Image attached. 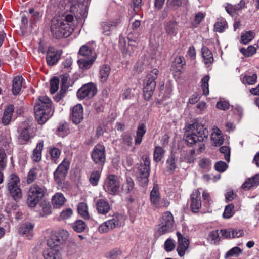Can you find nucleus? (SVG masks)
<instances>
[{
  "label": "nucleus",
  "instance_id": "ea45409f",
  "mask_svg": "<svg viewBox=\"0 0 259 259\" xmlns=\"http://www.w3.org/2000/svg\"><path fill=\"white\" fill-rule=\"evenodd\" d=\"M257 76L256 73L251 75H245L242 78V82L244 84L252 85L254 84L257 81Z\"/></svg>",
  "mask_w": 259,
  "mask_h": 259
},
{
  "label": "nucleus",
  "instance_id": "8fccbe9b",
  "mask_svg": "<svg viewBox=\"0 0 259 259\" xmlns=\"http://www.w3.org/2000/svg\"><path fill=\"white\" fill-rule=\"evenodd\" d=\"M100 178V172L99 170L93 171L90 176V182L93 186L97 185Z\"/></svg>",
  "mask_w": 259,
  "mask_h": 259
},
{
  "label": "nucleus",
  "instance_id": "412c9836",
  "mask_svg": "<svg viewBox=\"0 0 259 259\" xmlns=\"http://www.w3.org/2000/svg\"><path fill=\"white\" fill-rule=\"evenodd\" d=\"M201 206V194L199 190H196L194 191L191 195V209L193 212L197 213Z\"/></svg>",
  "mask_w": 259,
  "mask_h": 259
},
{
  "label": "nucleus",
  "instance_id": "9d476101",
  "mask_svg": "<svg viewBox=\"0 0 259 259\" xmlns=\"http://www.w3.org/2000/svg\"><path fill=\"white\" fill-rule=\"evenodd\" d=\"M70 161L64 159L54 172V180L58 185L64 184L70 167Z\"/></svg>",
  "mask_w": 259,
  "mask_h": 259
},
{
  "label": "nucleus",
  "instance_id": "69168bd1",
  "mask_svg": "<svg viewBox=\"0 0 259 259\" xmlns=\"http://www.w3.org/2000/svg\"><path fill=\"white\" fill-rule=\"evenodd\" d=\"M229 106V103L225 101H220L217 102L216 105V106L218 109L222 110H226L228 109Z\"/></svg>",
  "mask_w": 259,
  "mask_h": 259
},
{
  "label": "nucleus",
  "instance_id": "b1692460",
  "mask_svg": "<svg viewBox=\"0 0 259 259\" xmlns=\"http://www.w3.org/2000/svg\"><path fill=\"white\" fill-rule=\"evenodd\" d=\"M164 30L168 36H174L178 33V24L175 21L170 20L165 22L163 24Z\"/></svg>",
  "mask_w": 259,
  "mask_h": 259
},
{
  "label": "nucleus",
  "instance_id": "e2e57ef3",
  "mask_svg": "<svg viewBox=\"0 0 259 259\" xmlns=\"http://www.w3.org/2000/svg\"><path fill=\"white\" fill-rule=\"evenodd\" d=\"M204 17L205 15L203 13H198L195 16L193 25L195 26V27H196L201 22Z\"/></svg>",
  "mask_w": 259,
  "mask_h": 259
},
{
  "label": "nucleus",
  "instance_id": "c756f323",
  "mask_svg": "<svg viewBox=\"0 0 259 259\" xmlns=\"http://www.w3.org/2000/svg\"><path fill=\"white\" fill-rule=\"evenodd\" d=\"M18 232L24 237L30 239L32 236V224L30 223L22 224L20 227Z\"/></svg>",
  "mask_w": 259,
  "mask_h": 259
},
{
  "label": "nucleus",
  "instance_id": "f8f14e48",
  "mask_svg": "<svg viewBox=\"0 0 259 259\" xmlns=\"http://www.w3.org/2000/svg\"><path fill=\"white\" fill-rule=\"evenodd\" d=\"M120 185V178L114 175H110L105 180L104 189L109 194H115L119 191Z\"/></svg>",
  "mask_w": 259,
  "mask_h": 259
},
{
  "label": "nucleus",
  "instance_id": "774afa93",
  "mask_svg": "<svg viewBox=\"0 0 259 259\" xmlns=\"http://www.w3.org/2000/svg\"><path fill=\"white\" fill-rule=\"evenodd\" d=\"M231 238H238L243 235V231L241 230L231 229Z\"/></svg>",
  "mask_w": 259,
  "mask_h": 259
},
{
  "label": "nucleus",
  "instance_id": "7ed1b4c3",
  "mask_svg": "<svg viewBox=\"0 0 259 259\" xmlns=\"http://www.w3.org/2000/svg\"><path fill=\"white\" fill-rule=\"evenodd\" d=\"M33 209L38 212L40 217H45L52 213L50 202L45 199L47 190L45 187L33 185Z\"/></svg>",
  "mask_w": 259,
  "mask_h": 259
},
{
  "label": "nucleus",
  "instance_id": "79ce46f5",
  "mask_svg": "<svg viewBox=\"0 0 259 259\" xmlns=\"http://www.w3.org/2000/svg\"><path fill=\"white\" fill-rule=\"evenodd\" d=\"M134 183L133 180L130 177H127L126 182L122 186L123 192L128 193L132 191L134 188Z\"/></svg>",
  "mask_w": 259,
  "mask_h": 259
},
{
  "label": "nucleus",
  "instance_id": "4c0bfd02",
  "mask_svg": "<svg viewBox=\"0 0 259 259\" xmlns=\"http://www.w3.org/2000/svg\"><path fill=\"white\" fill-rule=\"evenodd\" d=\"M49 153L50 156L51 161L55 163H57V160L60 156V150L56 147H49Z\"/></svg>",
  "mask_w": 259,
  "mask_h": 259
},
{
  "label": "nucleus",
  "instance_id": "9b49d317",
  "mask_svg": "<svg viewBox=\"0 0 259 259\" xmlns=\"http://www.w3.org/2000/svg\"><path fill=\"white\" fill-rule=\"evenodd\" d=\"M122 216L121 214H114L111 219L104 222L99 226L98 228L99 232L100 233H107L115 228L120 227L122 224Z\"/></svg>",
  "mask_w": 259,
  "mask_h": 259
},
{
  "label": "nucleus",
  "instance_id": "0eeeda50",
  "mask_svg": "<svg viewBox=\"0 0 259 259\" xmlns=\"http://www.w3.org/2000/svg\"><path fill=\"white\" fill-rule=\"evenodd\" d=\"M10 195L17 201L22 197V190L20 188V180L15 174H12L9 178L7 184Z\"/></svg>",
  "mask_w": 259,
  "mask_h": 259
},
{
  "label": "nucleus",
  "instance_id": "58836bf2",
  "mask_svg": "<svg viewBox=\"0 0 259 259\" xmlns=\"http://www.w3.org/2000/svg\"><path fill=\"white\" fill-rule=\"evenodd\" d=\"M78 213L84 219H89L90 218L88 210V206L85 203H79L77 206Z\"/></svg>",
  "mask_w": 259,
  "mask_h": 259
},
{
  "label": "nucleus",
  "instance_id": "7c9ffc66",
  "mask_svg": "<svg viewBox=\"0 0 259 259\" xmlns=\"http://www.w3.org/2000/svg\"><path fill=\"white\" fill-rule=\"evenodd\" d=\"M14 110V107L13 105H10L6 108L2 119V121L4 125H7L10 123L12 119Z\"/></svg>",
  "mask_w": 259,
  "mask_h": 259
},
{
  "label": "nucleus",
  "instance_id": "39448f33",
  "mask_svg": "<svg viewBox=\"0 0 259 259\" xmlns=\"http://www.w3.org/2000/svg\"><path fill=\"white\" fill-rule=\"evenodd\" d=\"M79 55V59L77 62L79 67L82 69L90 68L96 59V53L88 44L83 45L80 48Z\"/></svg>",
  "mask_w": 259,
  "mask_h": 259
},
{
  "label": "nucleus",
  "instance_id": "cd10ccee",
  "mask_svg": "<svg viewBox=\"0 0 259 259\" xmlns=\"http://www.w3.org/2000/svg\"><path fill=\"white\" fill-rule=\"evenodd\" d=\"M201 53L204 64L209 67L214 61L211 51L207 47L203 46L201 48Z\"/></svg>",
  "mask_w": 259,
  "mask_h": 259
},
{
  "label": "nucleus",
  "instance_id": "2f4dec72",
  "mask_svg": "<svg viewBox=\"0 0 259 259\" xmlns=\"http://www.w3.org/2000/svg\"><path fill=\"white\" fill-rule=\"evenodd\" d=\"M146 132V125L143 123L140 124L137 128L136 136L135 138V144H140L142 142L143 137Z\"/></svg>",
  "mask_w": 259,
  "mask_h": 259
},
{
  "label": "nucleus",
  "instance_id": "864d4df0",
  "mask_svg": "<svg viewBox=\"0 0 259 259\" xmlns=\"http://www.w3.org/2000/svg\"><path fill=\"white\" fill-rule=\"evenodd\" d=\"M234 205L232 204L226 206L223 214L224 218L226 219L230 218L234 213Z\"/></svg>",
  "mask_w": 259,
  "mask_h": 259
},
{
  "label": "nucleus",
  "instance_id": "49530a36",
  "mask_svg": "<svg viewBox=\"0 0 259 259\" xmlns=\"http://www.w3.org/2000/svg\"><path fill=\"white\" fill-rule=\"evenodd\" d=\"M240 51L244 56L250 57L256 53V49L254 46L250 45L248 46L247 49L245 48H241Z\"/></svg>",
  "mask_w": 259,
  "mask_h": 259
},
{
  "label": "nucleus",
  "instance_id": "5701e85b",
  "mask_svg": "<svg viewBox=\"0 0 259 259\" xmlns=\"http://www.w3.org/2000/svg\"><path fill=\"white\" fill-rule=\"evenodd\" d=\"M43 255L45 259H62L58 247L48 246L44 251Z\"/></svg>",
  "mask_w": 259,
  "mask_h": 259
},
{
  "label": "nucleus",
  "instance_id": "bb28decb",
  "mask_svg": "<svg viewBox=\"0 0 259 259\" xmlns=\"http://www.w3.org/2000/svg\"><path fill=\"white\" fill-rule=\"evenodd\" d=\"M213 132L211 135V139L215 146L222 145L224 141L221 131L217 126L213 127Z\"/></svg>",
  "mask_w": 259,
  "mask_h": 259
},
{
  "label": "nucleus",
  "instance_id": "f704fd0d",
  "mask_svg": "<svg viewBox=\"0 0 259 259\" xmlns=\"http://www.w3.org/2000/svg\"><path fill=\"white\" fill-rule=\"evenodd\" d=\"M228 27L226 21L223 18L217 19L214 26V31L221 33L223 32Z\"/></svg>",
  "mask_w": 259,
  "mask_h": 259
},
{
  "label": "nucleus",
  "instance_id": "5fc2aeb1",
  "mask_svg": "<svg viewBox=\"0 0 259 259\" xmlns=\"http://www.w3.org/2000/svg\"><path fill=\"white\" fill-rule=\"evenodd\" d=\"M167 168L170 171H173L176 168L175 158L173 155L169 156L166 160Z\"/></svg>",
  "mask_w": 259,
  "mask_h": 259
},
{
  "label": "nucleus",
  "instance_id": "f03ea898",
  "mask_svg": "<svg viewBox=\"0 0 259 259\" xmlns=\"http://www.w3.org/2000/svg\"><path fill=\"white\" fill-rule=\"evenodd\" d=\"M208 132L203 125L200 123L190 124L185 134V140L189 146L198 144L200 151L204 149V145L201 142L206 139Z\"/></svg>",
  "mask_w": 259,
  "mask_h": 259
},
{
  "label": "nucleus",
  "instance_id": "6ab92c4d",
  "mask_svg": "<svg viewBox=\"0 0 259 259\" xmlns=\"http://www.w3.org/2000/svg\"><path fill=\"white\" fill-rule=\"evenodd\" d=\"M177 236L178 240L177 250L179 256L182 257L185 255L186 251L188 248L189 245V240L183 237L179 232H177Z\"/></svg>",
  "mask_w": 259,
  "mask_h": 259
},
{
  "label": "nucleus",
  "instance_id": "6e6d98bb",
  "mask_svg": "<svg viewBox=\"0 0 259 259\" xmlns=\"http://www.w3.org/2000/svg\"><path fill=\"white\" fill-rule=\"evenodd\" d=\"M133 138L130 134L124 133L121 136L122 144L125 146H131L132 145Z\"/></svg>",
  "mask_w": 259,
  "mask_h": 259
},
{
  "label": "nucleus",
  "instance_id": "2eb2a0df",
  "mask_svg": "<svg viewBox=\"0 0 259 259\" xmlns=\"http://www.w3.org/2000/svg\"><path fill=\"white\" fill-rule=\"evenodd\" d=\"M96 86L92 83H87L81 87L77 92V97L79 99L85 98H92L96 93Z\"/></svg>",
  "mask_w": 259,
  "mask_h": 259
},
{
  "label": "nucleus",
  "instance_id": "e433bc0d",
  "mask_svg": "<svg viewBox=\"0 0 259 259\" xmlns=\"http://www.w3.org/2000/svg\"><path fill=\"white\" fill-rule=\"evenodd\" d=\"M43 141H40L37 144L36 147L33 150V160L39 161L41 159V152L43 149Z\"/></svg>",
  "mask_w": 259,
  "mask_h": 259
},
{
  "label": "nucleus",
  "instance_id": "37998d69",
  "mask_svg": "<svg viewBox=\"0 0 259 259\" xmlns=\"http://www.w3.org/2000/svg\"><path fill=\"white\" fill-rule=\"evenodd\" d=\"M165 151L163 149L159 146H157L155 147V150L154 152V159L156 162H159L162 159Z\"/></svg>",
  "mask_w": 259,
  "mask_h": 259
},
{
  "label": "nucleus",
  "instance_id": "a878e982",
  "mask_svg": "<svg viewBox=\"0 0 259 259\" xmlns=\"http://www.w3.org/2000/svg\"><path fill=\"white\" fill-rule=\"evenodd\" d=\"M259 185V174L248 179L242 185L243 190L247 191Z\"/></svg>",
  "mask_w": 259,
  "mask_h": 259
},
{
  "label": "nucleus",
  "instance_id": "13d9d810",
  "mask_svg": "<svg viewBox=\"0 0 259 259\" xmlns=\"http://www.w3.org/2000/svg\"><path fill=\"white\" fill-rule=\"evenodd\" d=\"M220 152L224 154V157L226 161H230V150L228 146H222L220 148Z\"/></svg>",
  "mask_w": 259,
  "mask_h": 259
},
{
  "label": "nucleus",
  "instance_id": "c9c22d12",
  "mask_svg": "<svg viewBox=\"0 0 259 259\" xmlns=\"http://www.w3.org/2000/svg\"><path fill=\"white\" fill-rule=\"evenodd\" d=\"M110 67L108 65H104L100 69V78L102 81H106L110 73Z\"/></svg>",
  "mask_w": 259,
  "mask_h": 259
},
{
  "label": "nucleus",
  "instance_id": "bf43d9fd",
  "mask_svg": "<svg viewBox=\"0 0 259 259\" xmlns=\"http://www.w3.org/2000/svg\"><path fill=\"white\" fill-rule=\"evenodd\" d=\"M228 165L226 162L222 161L217 162L214 165L215 169L221 172L225 171Z\"/></svg>",
  "mask_w": 259,
  "mask_h": 259
},
{
  "label": "nucleus",
  "instance_id": "dca6fc26",
  "mask_svg": "<svg viewBox=\"0 0 259 259\" xmlns=\"http://www.w3.org/2000/svg\"><path fill=\"white\" fill-rule=\"evenodd\" d=\"M31 131V126L24 123L23 127H20L18 130V143L20 144H24L28 141L30 138Z\"/></svg>",
  "mask_w": 259,
  "mask_h": 259
},
{
  "label": "nucleus",
  "instance_id": "1a4fd4ad",
  "mask_svg": "<svg viewBox=\"0 0 259 259\" xmlns=\"http://www.w3.org/2000/svg\"><path fill=\"white\" fill-rule=\"evenodd\" d=\"M158 232L161 234L171 232L175 228L174 217L170 211L164 212L160 219Z\"/></svg>",
  "mask_w": 259,
  "mask_h": 259
},
{
  "label": "nucleus",
  "instance_id": "603ef678",
  "mask_svg": "<svg viewBox=\"0 0 259 259\" xmlns=\"http://www.w3.org/2000/svg\"><path fill=\"white\" fill-rule=\"evenodd\" d=\"M73 214V210L70 208L63 210L60 214V220H66L69 219Z\"/></svg>",
  "mask_w": 259,
  "mask_h": 259
},
{
  "label": "nucleus",
  "instance_id": "4d7b16f0",
  "mask_svg": "<svg viewBox=\"0 0 259 259\" xmlns=\"http://www.w3.org/2000/svg\"><path fill=\"white\" fill-rule=\"evenodd\" d=\"M59 80L57 77L53 78L50 81V92L54 94L59 88Z\"/></svg>",
  "mask_w": 259,
  "mask_h": 259
},
{
  "label": "nucleus",
  "instance_id": "a211bd4d",
  "mask_svg": "<svg viewBox=\"0 0 259 259\" xmlns=\"http://www.w3.org/2000/svg\"><path fill=\"white\" fill-rule=\"evenodd\" d=\"M128 42L126 44L124 39H120L119 40V47L120 50L122 52V53L125 56H131L134 52L135 49H136V46L135 44H133L132 38L129 36L128 37ZM134 42H136V40H133Z\"/></svg>",
  "mask_w": 259,
  "mask_h": 259
},
{
  "label": "nucleus",
  "instance_id": "de8ad7c7",
  "mask_svg": "<svg viewBox=\"0 0 259 259\" xmlns=\"http://www.w3.org/2000/svg\"><path fill=\"white\" fill-rule=\"evenodd\" d=\"M242 252L241 249L238 247H234L227 252L225 255L226 258L230 257H237Z\"/></svg>",
  "mask_w": 259,
  "mask_h": 259
},
{
  "label": "nucleus",
  "instance_id": "680f3d73",
  "mask_svg": "<svg viewBox=\"0 0 259 259\" xmlns=\"http://www.w3.org/2000/svg\"><path fill=\"white\" fill-rule=\"evenodd\" d=\"M170 5L173 6L180 7L183 5H187L188 0H168Z\"/></svg>",
  "mask_w": 259,
  "mask_h": 259
},
{
  "label": "nucleus",
  "instance_id": "72a5a7b5",
  "mask_svg": "<svg viewBox=\"0 0 259 259\" xmlns=\"http://www.w3.org/2000/svg\"><path fill=\"white\" fill-rule=\"evenodd\" d=\"M23 78L21 76L15 77L13 80L12 91L14 95H18L21 91Z\"/></svg>",
  "mask_w": 259,
  "mask_h": 259
},
{
  "label": "nucleus",
  "instance_id": "3c124183",
  "mask_svg": "<svg viewBox=\"0 0 259 259\" xmlns=\"http://www.w3.org/2000/svg\"><path fill=\"white\" fill-rule=\"evenodd\" d=\"M208 240L211 244H215L220 240L218 230L212 231L208 235Z\"/></svg>",
  "mask_w": 259,
  "mask_h": 259
},
{
  "label": "nucleus",
  "instance_id": "6e6552de",
  "mask_svg": "<svg viewBox=\"0 0 259 259\" xmlns=\"http://www.w3.org/2000/svg\"><path fill=\"white\" fill-rule=\"evenodd\" d=\"M143 162L138 167L137 173V180L140 185L145 186L148 184V177L150 171V161L149 158L145 157L143 158Z\"/></svg>",
  "mask_w": 259,
  "mask_h": 259
},
{
  "label": "nucleus",
  "instance_id": "052dcab7",
  "mask_svg": "<svg viewBox=\"0 0 259 259\" xmlns=\"http://www.w3.org/2000/svg\"><path fill=\"white\" fill-rule=\"evenodd\" d=\"M6 155L3 149H0V170H3L6 166Z\"/></svg>",
  "mask_w": 259,
  "mask_h": 259
},
{
  "label": "nucleus",
  "instance_id": "393cba45",
  "mask_svg": "<svg viewBox=\"0 0 259 259\" xmlns=\"http://www.w3.org/2000/svg\"><path fill=\"white\" fill-rule=\"evenodd\" d=\"M118 24V21L104 22L101 23L102 33L105 36H109Z\"/></svg>",
  "mask_w": 259,
  "mask_h": 259
},
{
  "label": "nucleus",
  "instance_id": "0e129e2a",
  "mask_svg": "<svg viewBox=\"0 0 259 259\" xmlns=\"http://www.w3.org/2000/svg\"><path fill=\"white\" fill-rule=\"evenodd\" d=\"M175 246L173 240L170 239H167L165 242V249L167 252L171 251L174 249Z\"/></svg>",
  "mask_w": 259,
  "mask_h": 259
},
{
  "label": "nucleus",
  "instance_id": "423d86ee",
  "mask_svg": "<svg viewBox=\"0 0 259 259\" xmlns=\"http://www.w3.org/2000/svg\"><path fill=\"white\" fill-rule=\"evenodd\" d=\"M159 71L154 68L151 70L147 75L146 79L144 83L143 93L145 99L148 100L152 96L153 91L156 87V79L158 77Z\"/></svg>",
  "mask_w": 259,
  "mask_h": 259
},
{
  "label": "nucleus",
  "instance_id": "f257e3e1",
  "mask_svg": "<svg viewBox=\"0 0 259 259\" xmlns=\"http://www.w3.org/2000/svg\"><path fill=\"white\" fill-rule=\"evenodd\" d=\"M73 19L72 14H65L59 18L53 19L52 21L51 31L54 37L60 38L69 36L73 31Z\"/></svg>",
  "mask_w": 259,
  "mask_h": 259
},
{
  "label": "nucleus",
  "instance_id": "09e8293b",
  "mask_svg": "<svg viewBox=\"0 0 259 259\" xmlns=\"http://www.w3.org/2000/svg\"><path fill=\"white\" fill-rule=\"evenodd\" d=\"M209 79V75H205L201 80V87L203 89V95L205 96L209 94L208 81Z\"/></svg>",
  "mask_w": 259,
  "mask_h": 259
},
{
  "label": "nucleus",
  "instance_id": "4be33fe9",
  "mask_svg": "<svg viewBox=\"0 0 259 259\" xmlns=\"http://www.w3.org/2000/svg\"><path fill=\"white\" fill-rule=\"evenodd\" d=\"M95 206L98 213L102 215L107 214L111 209L108 201L104 199H98L95 202Z\"/></svg>",
  "mask_w": 259,
  "mask_h": 259
},
{
  "label": "nucleus",
  "instance_id": "a19ab883",
  "mask_svg": "<svg viewBox=\"0 0 259 259\" xmlns=\"http://www.w3.org/2000/svg\"><path fill=\"white\" fill-rule=\"evenodd\" d=\"M72 228L75 231L80 233L85 230L86 224L83 221L78 220L72 224Z\"/></svg>",
  "mask_w": 259,
  "mask_h": 259
},
{
  "label": "nucleus",
  "instance_id": "aec40b11",
  "mask_svg": "<svg viewBox=\"0 0 259 259\" xmlns=\"http://www.w3.org/2000/svg\"><path fill=\"white\" fill-rule=\"evenodd\" d=\"M83 107L80 104L76 105L72 108L70 118L74 123L77 124L81 122L83 118Z\"/></svg>",
  "mask_w": 259,
  "mask_h": 259
},
{
  "label": "nucleus",
  "instance_id": "338daca9",
  "mask_svg": "<svg viewBox=\"0 0 259 259\" xmlns=\"http://www.w3.org/2000/svg\"><path fill=\"white\" fill-rule=\"evenodd\" d=\"M210 165V161L208 159H202L199 161L200 166L203 169H208L209 168Z\"/></svg>",
  "mask_w": 259,
  "mask_h": 259
},
{
  "label": "nucleus",
  "instance_id": "4468645a",
  "mask_svg": "<svg viewBox=\"0 0 259 259\" xmlns=\"http://www.w3.org/2000/svg\"><path fill=\"white\" fill-rule=\"evenodd\" d=\"M91 157L93 161L103 166L106 159L105 148L103 145H96L92 152Z\"/></svg>",
  "mask_w": 259,
  "mask_h": 259
},
{
  "label": "nucleus",
  "instance_id": "f3484780",
  "mask_svg": "<svg viewBox=\"0 0 259 259\" xmlns=\"http://www.w3.org/2000/svg\"><path fill=\"white\" fill-rule=\"evenodd\" d=\"M62 53L61 50H57L54 47H49L46 55V61L49 66H53L59 60Z\"/></svg>",
  "mask_w": 259,
  "mask_h": 259
},
{
  "label": "nucleus",
  "instance_id": "c85d7f7f",
  "mask_svg": "<svg viewBox=\"0 0 259 259\" xmlns=\"http://www.w3.org/2000/svg\"><path fill=\"white\" fill-rule=\"evenodd\" d=\"M66 199L61 193H56L52 199V204L54 208H60L64 203Z\"/></svg>",
  "mask_w": 259,
  "mask_h": 259
},
{
  "label": "nucleus",
  "instance_id": "473e14b6",
  "mask_svg": "<svg viewBox=\"0 0 259 259\" xmlns=\"http://www.w3.org/2000/svg\"><path fill=\"white\" fill-rule=\"evenodd\" d=\"M160 199L159 192V188L157 185H154L153 188L150 193V201L152 204L156 206L158 204Z\"/></svg>",
  "mask_w": 259,
  "mask_h": 259
},
{
  "label": "nucleus",
  "instance_id": "a18cd8bd",
  "mask_svg": "<svg viewBox=\"0 0 259 259\" xmlns=\"http://www.w3.org/2000/svg\"><path fill=\"white\" fill-rule=\"evenodd\" d=\"M122 254L121 250L118 248H114L106 253V257L111 259H116Z\"/></svg>",
  "mask_w": 259,
  "mask_h": 259
},
{
  "label": "nucleus",
  "instance_id": "20e7f679",
  "mask_svg": "<svg viewBox=\"0 0 259 259\" xmlns=\"http://www.w3.org/2000/svg\"><path fill=\"white\" fill-rule=\"evenodd\" d=\"M35 120L40 125L45 124L53 114L52 102L46 96H40L34 107Z\"/></svg>",
  "mask_w": 259,
  "mask_h": 259
},
{
  "label": "nucleus",
  "instance_id": "c03bdc74",
  "mask_svg": "<svg viewBox=\"0 0 259 259\" xmlns=\"http://www.w3.org/2000/svg\"><path fill=\"white\" fill-rule=\"evenodd\" d=\"M254 37V33L251 31H247L243 34L241 37V42L247 44L250 42Z\"/></svg>",
  "mask_w": 259,
  "mask_h": 259
},
{
  "label": "nucleus",
  "instance_id": "ddd939ff",
  "mask_svg": "<svg viewBox=\"0 0 259 259\" xmlns=\"http://www.w3.org/2000/svg\"><path fill=\"white\" fill-rule=\"evenodd\" d=\"M68 232L64 229L59 231L58 233L52 234L47 240L48 246L58 247L68 239Z\"/></svg>",
  "mask_w": 259,
  "mask_h": 259
}]
</instances>
